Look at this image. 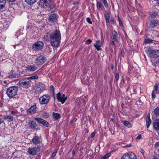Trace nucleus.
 <instances>
[{"label":"nucleus","instance_id":"4","mask_svg":"<svg viewBox=\"0 0 159 159\" xmlns=\"http://www.w3.org/2000/svg\"><path fill=\"white\" fill-rule=\"evenodd\" d=\"M44 43L43 42L38 41L35 42L32 46L33 49L36 52L41 50L43 48Z\"/></svg>","mask_w":159,"mask_h":159},{"label":"nucleus","instance_id":"59","mask_svg":"<svg viewBox=\"0 0 159 159\" xmlns=\"http://www.w3.org/2000/svg\"><path fill=\"white\" fill-rule=\"evenodd\" d=\"M126 79L127 80V82H128V84L129 83V80L130 79H129V78L128 77H127L126 78Z\"/></svg>","mask_w":159,"mask_h":159},{"label":"nucleus","instance_id":"20","mask_svg":"<svg viewBox=\"0 0 159 159\" xmlns=\"http://www.w3.org/2000/svg\"><path fill=\"white\" fill-rule=\"evenodd\" d=\"M32 142L33 144L37 145L40 143V139L38 136H34L32 139Z\"/></svg>","mask_w":159,"mask_h":159},{"label":"nucleus","instance_id":"25","mask_svg":"<svg viewBox=\"0 0 159 159\" xmlns=\"http://www.w3.org/2000/svg\"><path fill=\"white\" fill-rule=\"evenodd\" d=\"M53 119L56 120H57L60 117V115L58 113L53 112L52 114Z\"/></svg>","mask_w":159,"mask_h":159},{"label":"nucleus","instance_id":"3","mask_svg":"<svg viewBox=\"0 0 159 159\" xmlns=\"http://www.w3.org/2000/svg\"><path fill=\"white\" fill-rule=\"evenodd\" d=\"M18 88L16 86H11L7 89L6 94L9 98L14 97L17 93Z\"/></svg>","mask_w":159,"mask_h":159},{"label":"nucleus","instance_id":"60","mask_svg":"<svg viewBox=\"0 0 159 159\" xmlns=\"http://www.w3.org/2000/svg\"><path fill=\"white\" fill-rule=\"evenodd\" d=\"M147 119H150L149 113L148 114Z\"/></svg>","mask_w":159,"mask_h":159},{"label":"nucleus","instance_id":"35","mask_svg":"<svg viewBox=\"0 0 159 159\" xmlns=\"http://www.w3.org/2000/svg\"><path fill=\"white\" fill-rule=\"evenodd\" d=\"M111 155V154L110 153H107L104 155L101 159H106L107 158L109 157Z\"/></svg>","mask_w":159,"mask_h":159},{"label":"nucleus","instance_id":"14","mask_svg":"<svg viewBox=\"0 0 159 159\" xmlns=\"http://www.w3.org/2000/svg\"><path fill=\"white\" fill-rule=\"evenodd\" d=\"M58 17V16L55 13L51 14L49 17V22L52 23L56 21Z\"/></svg>","mask_w":159,"mask_h":159},{"label":"nucleus","instance_id":"27","mask_svg":"<svg viewBox=\"0 0 159 159\" xmlns=\"http://www.w3.org/2000/svg\"><path fill=\"white\" fill-rule=\"evenodd\" d=\"M97 7L98 9L99 10H102V8L104 7L103 6L99 1H97Z\"/></svg>","mask_w":159,"mask_h":159},{"label":"nucleus","instance_id":"6","mask_svg":"<svg viewBox=\"0 0 159 159\" xmlns=\"http://www.w3.org/2000/svg\"><path fill=\"white\" fill-rule=\"evenodd\" d=\"M148 52L149 55L153 58H156L159 57V50L148 49Z\"/></svg>","mask_w":159,"mask_h":159},{"label":"nucleus","instance_id":"29","mask_svg":"<svg viewBox=\"0 0 159 159\" xmlns=\"http://www.w3.org/2000/svg\"><path fill=\"white\" fill-rule=\"evenodd\" d=\"M25 1L28 4L32 5L36 2V0H25Z\"/></svg>","mask_w":159,"mask_h":159},{"label":"nucleus","instance_id":"8","mask_svg":"<svg viewBox=\"0 0 159 159\" xmlns=\"http://www.w3.org/2000/svg\"><path fill=\"white\" fill-rule=\"evenodd\" d=\"M136 155L133 152H129L126 154L121 157V159H135Z\"/></svg>","mask_w":159,"mask_h":159},{"label":"nucleus","instance_id":"33","mask_svg":"<svg viewBox=\"0 0 159 159\" xmlns=\"http://www.w3.org/2000/svg\"><path fill=\"white\" fill-rule=\"evenodd\" d=\"M123 124L129 128L131 127L130 123L128 121H125L123 122Z\"/></svg>","mask_w":159,"mask_h":159},{"label":"nucleus","instance_id":"43","mask_svg":"<svg viewBox=\"0 0 159 159\" xmlns=\"http://www.w3.org/2000/svg\"><path fill=\"white\" fill-rule=\"evenodd\" d=\"M86 20H87V22L88 23H89L90 24H92V22L91 21V19L90 18H89V17L87 18L86 19Z\"/></svg>","mask_w":159,"mask_h":159},{"label":"nucleus","instance_id":"55","mask_svg":"<svg viewBox=\"0 0 159 159\" xmlns=\"http://www.w3.org/2000/svg\"><path fill=\"white\" fill-rule=\"evenodd\" d=\"M75 154V151L74 149L73 150L72 152V156H73V157L74 156Z\"/></svg>","mask_w":159,"mask_h":159},{"label":"nucleus","instance_id":"1","mask_svg":"<svg viewBox=\"0 0 159 159\" xmlns=\"http://www.w3.org/2000/svg\"><path fill=\"white\" fill-rule=\"evenodd\" d=\"M61 39V34L59 30H53L52 29L47 32L44 35L45 40L50 41L52 47H58L60 45Z\"/></svg>","mask_w":159,"mask_h":159},{"label":"nucleus","instance_id":"31","mask_svg":"<svg viewBox=\"0 0 159 159\" xmlns=\"http://www.w3.org/2000/svg\"><path fill=\"white\" fill-rule=\"evenodd\" d=\"M151 123V120L150 119H147L146 124L147 128H148Z\"/></svg>","mask_w":159,"mask_h":159},{"label":"nucleus","instance_id":"30","mask_svg":"<svg viewBox=\"0 0 159 159\" xmlns=\"http://www.w3.org/2000/svg\"><path fill=\"white\" fill-rule=\"evenodd\" d=\"M154 113L156 116L159 115V107H157L154 109Z\"/></svg>","mask_w":159,"mask_h":159},{"label":"nucleus","instance_id":"24","mask_svg":"<svg viewBox=\"0 0 159 159\" xmlns=\"http://www.w3.org/2000/svg\"><path fill=\"white\" fill-rule=\"evenodd\" d=\"M6 1L5 0H0V10L3 8L5 6Z\"/></svg>","mask_w":159,"mask_h":159},{"label":"nucleus","instance_id":"32","mask_svg":"<svg viewBox=\"0 0 159 159\" xmlns=\"http://www.w3.org/2000/svg\"><path fill=\"white\" fill-rule=\"evenodd\" d=\"M42 116L44 118H48L49 117V114L46 112H44L42 114Z\"/></svg>","mask_w":159,"mask_h":159},{"label":"nucleus","instance_id":"15","mask_svg":"<svg viewBox=\"0 0 159 159\" xmlns=\"http://www.w3.org/2000/svg\"><path fill=\"white\" fill-rule=\"evenodd\" d=\"M129 66H128V71L129 73H134L135 75H137V72H136V70L134 67L132 63H129Z\"/></svg>","mask_w":159,"mask_h":159},{"label":"nucleus","instance_id":"34","mask_svg":"<svg viewBox=\"0 0 159 159\" xmlns=\"http://www.w3.org/2000/svg\"><path fill=\"white\" fill-rule=\"evenodd\" d=\"M158 15V13L157 12L153 11L151 15V17L152 18H156Z\"/></svg>","mask_w":159,"mask_h":159},{"label":"nucleus","instance_id":"10","mask_svg":"<svg viewBox=\"0 0 159 159\" xmlns=\"http://www.w3.org/2000/svg\"><path fill=\"white\" fill-rule=\"evenodd\" d=\"M67 98V97H65L64 94H61L60 93H58L57 95V98L58 101L61 102L62 104L66 101Z\"/></svg>","mask_w":159,"mask_h":159},{"label":"nucleus","instance_id":"64","mask_svg":"<svg viewBox=\"0 0 159 159\" xmlns=\"http://www.w3.org/2000/svg\"><path fill=\"white\" fill-rule=\"evenodd\" d=\"M157 6L159 7V2H157Z\"/></svg>","mask_w":159,"mask_h":159},{"label":"nucleus","instance_id":"5","mask_svg":"<svg viewBox=\"0 0 159 159\" xmlns=\"http://www.w3.org/2000/svg\"><path fill=\"white\" fill-rule=\"evenodd\" d=\"M50 98L49 94L44 95L39 98V103L42 105H46L49 101Z\"/></svg>","mask_w":159,"mask_h":159},{"label":"nucleus","instance_id":"49","mask_svg":"<svg viewBox=\"0 0 159 159\" xmlns=\"http://www.w3.org/2000/svg\"><path fill=\"white\" fill-rule=\"evenodd\" d=\"M50 89L51 90L53 91V92H54V87L53 85H51L50 87Z\"/></svg>","mask_w":159,"mask_h":159},{"label":"nucleus","instance_id":"26","mask_svg":"<svg viewBox=\"0 0 159 159\" xmlns=\"http://www.w3.org/2000/svg\"><path fill=\"white\" fill-rule=\"evenodd\" d=\"M3 118L4 119H8V122L12 121L13 120V117L11 115L5 116Z\"/></svg>","mask_w":159,"mask_h":159},{"label":"nucleus","instance_id":"23","mask_svg":"<svg viewBox=\"0 0 159 159\" xmlns=\"http://www.w3.org/2000/svg\"><path fill=\"white\" fill-rule=\"evenodd\" d=\"M101 43L99 40H97L96 42V43L94 44V47L96 48L97 51L101 50L100 47H101Z\"/></svg>","mask_w":159,"mask_h":159},{"label":"nucleus","instance_id":"7","mask_svg":"<svg viewBox=\"0 0 159 159\" xmlns=\"http://www.w3.org/2000/svg\"><path fill=\"white\" fill-rule=\"evenodd\" d=\"M45 89V85L43 84L39 83L36 84L35 88V92L37 93H41Z\"/></svg>","mask_w":159,"mask_h":159},{"label":"nucleus","instance_id":"47","mask_svg":"<svg viewBox=\"0 0 159 159\" xmlns=\"http://www.w3.org/2000/svg\"><path fill=\"white\" fill-rule=\"evenodd\" d=\"M142 138V136L141 135H139L137 137H136V139L139 140V139H140Z\"/></svg>","mask_w":159,"mask_h":159},{"label":"nucleus","instance_id":"18","mask_svg":"<svg viewBox=\"0 0 159 159\" xmlns=\"http://www.w3.org/2000/svg\"><path fill=\"white\" fill-rule=\"evenodd\" d=\"M158 24V21L157 20H152L150 21L149 24L150 26L152 28L157 26Z\"/></svg>","mask_w":159,"mask_h":159},{"label":"nucleus","instance_id":"50","mask_svg":"<svg viewBox=\"0 0 159 159\" xmlns=\"http://www.w3.org/2000/svg\"><path fill=\"white\" fill-rule=\"evenodd\" d=\"M131 146V144H129L127 145L126 146H124V147L125 148H127V147H130Z\"/></svg>","mask_w":159,"mask_h":159},{"label":"nucleus","instance_id":"54","mask_svg":"<svg viewBox=\"0 0 159 159\" xmlns=\"http://www.w3.org/2000/svg\"><path fill=\"white\" fill-rule=\"evenodd\" d=\"M110 22L111 24H113L114 22V20L113 18H111L110 20Z\"/></svg>","mask_w":159,"mask_h":159},{"label":"nucleus","instance_id":"40","mask_svg":"<svg viewBox=\"0 0 159 159\" xmlns=\"http://www.w3.org/2000/svg\"><path fill=\"white\" fill-rule=\"evenodd\" d=\"M57 152V150H54L53 153H52V156H51L52 157H55V156H56Z\"/></svg>","mask_w":159,"mask_h":159},{"label":"nucleus","instance_id":"42","mask_svg":"<svg viewBox=\"0 0 159 159\" xmlns=\"http://www.w3.org/2000/svg\"><path fill=\"white\" fill-rule=\"evenodd\" d=\"M92 40L90 39H89L86 41V43L87 44H89L92 42Z\"/></svg>","mask_w":159,"mask_h":159},{"label":"nucleus","instance_id":"28","mask_svg":"<svg viewBox=\"0 0 159 159\" xmlns=\"http://www.w3.org/2000/svg\"><path fill=\"white\" fill-rule=\"evenodd\" d=\"M153 40H152V39H149L147 37H146V38L144 39V43L145 44L151 43L153 42Z\"/></svg>","mask_w":159,"mask_h":159},{"label":"nucleus","instance_id":"61","mask_svg":"<svg viewBox=\"0 0 159 159\" xmlns=\"http://www.w3.org/2000/svg\"><path fill=\"white\" fill-rule=\"evenodd\" d=\"M78 2H77V1H75V2H74V3H73V4L74 5H77V4H78Z\"/></svg>","mask_w":159,"mask_h":159},{"label":"nucleus","instance_id":"63","mask_svg":"<svg viewBox=\"0 0 159 159\" xmlns=\"http://www.w3.org/2000/svg\"><path fill=\"white\" fill-rule=\"evenodd\" d=\"M106 22L107 23H108L109 22V19H106Z\"/></svg>","mask_w":159,"mask_h":159},{"label":"nucleus","instance_id":"57","mask_svg":"<svg viewBox=\"0 0 159 159\" xmlns=\"http://www.w3.org/2000/svg\"><path fill=\"white\" fill-rule=\"evenodd\" d=\"M3 122V121L2 120V118L0 117V124Z\"/></svg>","mask_w":159,"mask_h":159},{"label":"nucleus","instance_id":"13","mask_svg":"<svg viewBox=\"0 0 159 159\" xmlns=\"http://www.w3.org/2000/svg\"><path fill=\"white\" fill-rule=\"evenodd\" d=\"M39 4L43 7H50L51 3L50 0H40Z\"/></svg>","mask_w":159,"mask_h":159},{"label":"nucleus","instance_id":"9","mask_svg":"<svg viewBox=\"0 0 159 159\" xmlns=\"http://www.w3.org/2000/svg\"><path fill=\"white\" fill-rule=\"evenodd\" d=\"M19 83L20 87L27 88L29 86L30 82L28 79L21 80Z\"/></svg>","mask_w":159,"mask_h":159},{"label":"nucleus","instance_id":"17","mask_svg":"<svg viewBox=\"0 0 159 159\" xmlns=\"http://www.w3.org/2000/svg\"><path fill=\"white\" fill-rule=\"evenodd\" d=\"M26 69L29 72L34 71L37 69V68L34 65H28L26 67Z\"/></svg>","mask_w":159,"mask_h":159},{"label":"nucleus","instance_id":"2","mask_svg":"<svg viewBox=\"0 0 159 159\" xmlns=\"http://www.w3.org/2000/svg\"><path fill=\"white\" fill-rule=\"evenodd\" d=\"M43 145L42 144V146L40 145H38L36 147L29 148L28 149L27 152L30 155L34 156L36 155L37 152H39L43 150Z\"/></svg>","mask_w":159,"mask_h":159},{"label":"nucleus","instance_id":"62","mask_svg":"<svg viewBox=\"0 0 159 159\" xmlns=\"http://www.w3.org/2000/svg\"><path fill=\"white\" fill-rule=\"evenodd\" d=\"M8 2H13L16 0H7Z\"/></svg>","mask_w":159,"mask_h":159},{"label":"nucleus","instance_id":"37","mask_svg":"<svg viewBox=\"0 0 159 159\" xmlns=\"http://www.w3.org/2000/svg\"><path fill=\"white\" fill-rule=\"evenodd\" d=\"M103 3L106 8H107L108 7V4L107 0H102Z\"/></svg>","mask_w":159,"mask_h":159},{"label":"nucleus","instance_id":"46","mask_svg":"<svg viewBox=\"0 0 159 159\" xmlns=\"http://www.w3.org/2000/svg\"><path fill=\"white\" fill-rule=\"evenodd\" d=\"M95 133L94 132H93L90 135L91 137L93 138L94 137L95 135Z\"/></svg>","mask_w":159,"mask_h":159},{"label":"nucleus","instance_id":"53","mask_svg":"<svg viewBox=\"0 0 159 159\" xmlns=\"http://www.w3.org/2000/svg\"><path fill=\"white\" fill-rule=\"evenodd\" d=\"M111 45L112 46H115V47H116L115 46V43L114 42V41H112L111 42Z\"/></svg>","mask_w":159,"mask_h":159},{"label":"nucleus","instance_id":"19","mask_svg":"<svg viewBox=\"0 0 159 159\" xmlns=\"http://www.w3.org/2000/svg\"><path fill=\"white\" fill-rule=\"evenodd\" d=\"M153 127L156 130H159V119L155 120L153 123Z\"/></svg>","mask_w":159,"mask_h":159},{"label":"nucleus","instance_id":"45","mask_svg":"<svg viewBox=\"0 0 159 159\" xmlns=\"http://www.w3.org/2000/svg\"><path fill=\"white\" fill-rule=\"evenodd\" d=\"M159 146V142H157L155 144V148H157Z\"/></svg>","mask_w":159,"mask_h":159},{"label":"nucleus","instance_id":"41","mask_svg":"<svg viewBox=\"0 0 159 159\" xmlns=\"http://www.w3.org/2000/svg\"><path fill=\"white\" fill-rule=\"evenodd\" d=\"M118 18L120 25V26H122L123 25V24L122 21L119 16L118 17Z\"/></svg>","mask_w":159,"mask_h":159},{"label":"nucleus","instance_id":"48","mask_svg":"<svg viewBox=\"0 0 159 159\" xmlns=\"http://www.w3.org/2000/svg\"><path fill=\"white\" fill-rule=\"evenodd\" d=\"M20 45V43H19L17 44H15V45H13V47H14V48L15 49H16V47L17 46H19Z\"/></svg>","mask_w":159,"mask_h":159},{"label":"nucleus","instance_id":"16","mask_svg":"<svg viewBox=\"0 0 159 159\" xmlns=\"http://www.w3.org/2000/svg\"><path fill=\"white\" fill-rule=\"evenodd\" d=\"M28 125L30 128L31 129H34L37 126L36 122L34 120L29 121L28 123Z\"/></svg>","mask_w":159,"mask_h":159},{"label":"nucleus","instance_id":"11","mask_svg":"<svg viewBox=\"0 0 159 159\" xmlns=\"http://www.w3.org/2000/svg\"><path fill=\"white\" fill-rule=\"evenodd\" d=\"M45 62V58L42 55H40L37 57L35 60V62L38 65L43 64Z\"/></svg>","mask_w":159,"mask_h":159},{"label":"nucleus","instance_id":"39","mask_svg":"<svg viewBox=\"0 0 159 159\" xmlns=\"http://www.w3.org/2000/svg\"><path fill=\"white\" fill-rule=\"evenodd\" d=\"M115 79L116 81H118L119 78V75L118 73H116L115 76Z\"/></svg>","mask_w":159,"mask_h":159},{"label":"nucleus","instance_id":"44","mask_svg":"<svg viewBox=\"0 0 159 159\" xmlns=\"http://www.w3.org/2000/svg\"><path fill=\"white\" fill-rule=\"evenodd\" d=\"M152 99H154L155 98V95L154 93V91L153 90L152 93Z\"/></svg>","mask_w":159,"mask_h":159},{"label":"nucleus","instance_id":"22","mask_svg":"<svg viewBox=\"0 0 159 159\" xmlns=\"http://www.w3.org/2000/svg\"><path fill=\"white\" fill-rule=\"evenodd\" d=\"M111 34L114 40L116 42L118 41L119 38L116 32L115 31H113L111 33Z\"/></svg>","mask_w":159,"mask_h":159},{"label":"nucleus","instance_id":"58","mask_svg":"<svg viewBox=\"0 0 159 159\" xmlns=\"http://www.w3.org/2000/svg\"><path fill=\"white\" fill-rule=\"evenodd\" d=\"M11 114L12 115L15 114L16 112L14 111H11Z\"/></svg>","mask_w":159,"mask_h":159},{"label":"nucleus","instance_id":"38","mask_svg":"<svg viewBox=\"0 0 159 159\" xmlns=\"http://www.w3.org/2000/svg\"><path fill=\"white\" fill-rule=\"evenodd\" d=\"M105 17L106 19H109L110 15L108 12H105Z\"/></svg>","mask_w":159,"mask_h":159},{"label":"nucleus","instance_id":"51","mask_svg":"<svg viewBox=\"0 0 159 159\" xmlns=\"http://www.w3.org/2000/svg\"><path fill=\"white\" fill-rule=\"evenodd\" d=\"M154 89L156 91H157V90L158 89V87L157 85H155Z\"/></svg>","mask_w":159,"mask_h":159},{"label":"nucleus","instance_id":"21","mask_svg":"<svg viewBox=\"0 0 159 159\" xmlns=\"http://www.w3.org/2000/svg\"><path fill=\"white\" fill-rule=\"evenodd\" d=\"M36 106L35 105L31 106L28 110L27 111L31 113H34L36 111Z\"/></svg>","mask_w":159,"mask_h":159},{"label":"nucleus","instance_id":"12","mask_svg":"<svg viewBox=\"0 0 159 159\" xmlns=\"http://www.w3.org/2000/svg\"><path fill=\"white\" fill-rule=\"evenodd\" d=\"M35 120L37 121V122L39 124H41L43 125L44 126L48 127L49 126V124L48 123L46 120H44L42 118H35Z\"/></svg>","mask_w":159,"mask_h":159},{"label":"nucleus","instance_id":"56","mask_svg":"<svg viewBox=\"0 0 159 159\" xmlns=\"http://www.w3.org/2000/svg\"><path fill=\"white\" fill-rule=\"evenodd\" d=\"M111 70H113L114 68V65L113 64H111Z\"/></svg>","mask_w":159,"mask_h":159},{"label":"nucleus","instance_id":"36","mask_svg":"<svg viewBox=\"0 0 159 159\" xmlns=\"http://www.w3.org/2000/svg\"><path fill=\"white\" fill-rule=\"evenodd\" d=\"M38 78V77L37 75H34V76H32L30 77L29 78H28V80H30V79H33V80L37 79Z\"/></svg>","mask_w":159,"mask_h":159},{"label":"nucleus","instance_id":"52","mask_svg":"<svg viewBox=\"0 0 159 159\" xmlns=\"http://www.w3.org/2000/svg\"><path fill=\"white\" fill-rule=\"evenodd\" d=\"M140 152L142 154H144V151L143 149H140Z\"/></svg>","mask_w":159,"mask_h":159}]
</instances>
